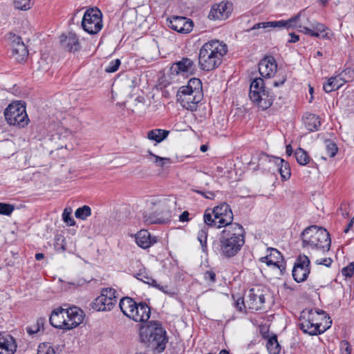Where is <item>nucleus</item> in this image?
Here are the masks:
<instances>
[{"mask_svg":"<svg viewBox=\"0 0 354 354\" xmlns=\"http://www.w3.org/2000/svg\"><path fill=\"white\" fill-rule=\"evenodd\" d=\"M170 159L168 158H162L158 156H155L153 162L156 163L158 166L163 167L166 163V162H169Z\"/></svg>","mask_w":354,"mask_h":354,"instance_id":"obj_58","label":"nucleus"},{"mask_svg":"<svg viewBox=\"0 0 354 354\" xmlns=\"http://www.w3.org/2000/svg\"><path fill=\"white\" fill-rule=\"evenodd\" d=\"M295 156L297 163L300 165H306L310 161V157L308 152L301 147L295 150Z\"/></svg>","mask_w":354,"mask_h":354,"instance_id":"obj_35","label":"nucleus"},{"mask_svg":"<svg viewBox=\"0 0 354 354\" xmlns=\"http://www.w3.org/2000/svg\"><path fill=\"white\" fill-rule=\"evenodd\" d=\"M151 283H152L151 286L155 287L156 288L158 289L162 292L169 295H174V292L172 291L171 289H170L167 285L162 286L160 283H158L155 279L154 281H151Z\"/></svg>","mask_w":354,"mask_h":354,"instance_id":"obj_47","label":"nucleus"},{"mask_svg":"<svg viewBox=\"0 0 354 354\" xmlns=\"http://www.w3.org/2000/svg\"><path fill=\"white\" fill-rule=\"evenodd\" d=\"M4 39L12 46V48L16 46L17 45L21 44V43H24L21 37L15 35L12 32H8L4 36Z\"/></svg>","mask_w":354,"mask_h":354,"instance_id":"obj_39","label":"nucleus"},{"mask_svg":"<svg viewBox=\"0 0 354 354\" xmlns=\"http://www.w3.org/2000/svg\"><path fill=\"white\" fill-rule=\"evenodd\" d=\"M168 26L180 33H189L194 27V22L191 19L185 17L173 15L167 19Z\"/></svg>","mask_w":354,"mask_h":354,"instance_id":"obj_16","label":"nucleus"},{"mask_svg":"<svg viewBox=\"0 0 354 354\" xmlns=\"http://www.w3.org/2000/svg\"><path fill=\"white\" fill-rule=\"evenodd\" d=\"M136 278L150 286H151L152 284V283H151V281H154L153 278L149 277L145 271L142 272V270H140L136 274Z\"/></svg>","mask_w":354,"mask_h":354,"instance_id":"obj_51","label":"nucleus"},{"mask_svg":"<svg viewBox=\"0 0 354 354\" xmlns=\"http://www.w3.org/2000/svg\"><path fill=\"white\" fill-rule=\"evenodd\" d=\"M204 279L211 283H215L216 281V273L212 270H207L204 273Z\"/></svg>","mask_w":354,"mask_h":354,"instance_id":"obj_55","label":"nucleus"},{"mask_svg":"<svg viewBox=\"0 0 354 354\" xmlns=\"http://www.w3.org/2000/svg\"><path fill=\"white\" fill-rule=\"evenodd\" d=\"M261 99H265L266 100L268 99L270 102V106H272V102H273V100H274V96L270 94V89L269 88H266L265 89V91L263 92H261Z\"/></svg>","mask_w":354,"mask_h":354,"instance_id":"obj_57","label":"nucleus"},{"mask_svg":"<svg viewBox=\"0 0 354 354\" xmlns=\"http://www.w3.org/2000/svg\"><path fill=\"white\" fill-rule=\"evenodd\" d=\"M212 209H207L203 215V220L205 225L203 226L198 232L197 239L201 243L203 252H207V240L208 236V228L209 227L218 228V222L215 218L214 213L212 212Z\"/></svg>","mask_w":354,"mask_h":354,"instance_id":"obj_14","label":"nucleus"},{"mask_svg":"<svg viewBox=\"0 0 354 354\" xmlns=\"http://www.w3.org/2000/svg\"><path fill=\"white\" fill-rule=\"evenodd\" d=\"M189 213L187 211H184L179 216L180 222H187L189 221Z\"/></svg>","mask_w":354,"mask_h":354,"instance_id":"obj_63","label":"nucleus"},{"mask_svg":"<svg viewBox=\"0 0 354 354\" xmlns=\"http://www.w3.org/2000/svg\"><path fill=\"white\" fill-rule=\"evenodd\" d=\"M119 307L121 312L127 317L129 319L136 317V319H138V315L133 313L135 310H136V312L138 310L137 302L133 298L129 297H122L120 300Z\"/></svg>","mask_w":354,"mask_h":354,"instance_id":"obj_23","label":"nucleus"},{"mask_svg":"<svg viewBox=\"0 0 354 354\" xmlns=\"http://www.w3.org/2000/svg\"><path fill=\"white\" fill-rule=\"evenodd\" d=\"M263 339H267L266 348L269 354H279L281 351V346L278 342L277 335L272 333L270 336L268 333L262 335Z\"/></svg>","mask_w":354,"mask_h":354,"instance_id":"obj_30","label":"nucleus"},{"mask_svg":"<svg viewBox=\"0 0 354 354\" xmlns=\"http://www.w3.org/2000/svg\"><path fill=\"white\" fill-rule=\"evenodd\" d=\"M64 313L68 318L66 330L76 328L84 319L83 311L76 306L66 308Z\"/></svg>","mask_w":354,"mask_h":354,"instance_id":"obj_22","label":"nucleus"},{"mask_svg":"<svg viewBox=\"0 0 354 354\" xmlns=\"http://www.w3.org/2000/svg\"><path fill=\"white\" fill-rule=\"evenodd\" d=\"M0 345V354H14L17 344L15 340L10 335H6L1 337Z\"/></svg>","mask_w":354,"mask_h":354,"instance_id":"obj_29","label":"nucleus"},{"mask_svg":"<svg viewBox=\"0 0 354 354\" xmlns=\"http://www.w3.org/2000/svg\"><path fill=\"white\" fill-rule=\"evenodd\" d=\"M203 98V93L197 94L187 87H180L176 93V100L181 106L192 112L196 111L198 104Z\"/></svg>","mask_w":354,"mask_h":354,"instance_id":"obj_10","label":"nucleus"},{"mask_svg":"<svg viewBox=\"0 0 354 354\" xmlns=\"http://www.w3.org/2000/svg\"><path fill=\"white\" fill-rule=\"evenodd\" d=\"M136 241L138 246L146 249L156 243V237H151L147 230H140L136 234Z\"/></svg>","mask_w":354,"mask_h":354,"instance_id":"obj_28","label":"nucleus"},{"mask_svg":"<svg viewBox=\"0 0 354 354\" xmlns=\"http://www.w3.org/2000/svg\"><path fill=\"white\" fill-rule=\"evenodd\" d=\"M50 67V63L48 61V57H41L37 64V71L41 73L47 72Z\"/></svg>","mask_w":354,"mask_h":354,"instance_id":"obj_40","label":"nucleus"},{"mask_svg":"<svg viewBox=\"0 0 354 354\" xmlns=\"http://www.w3.org/2000/svg\"><path fill=\"white\" fill-rule=\"evenodd\" d=\"M182 87H187L189 90H192L194 93L197 94L203 93L202 91V82L200 79L196 77H192L189 81L186 86Z\"/></svg>","mask_w":354,"mask_h":354,"instance_id":"obj_36","label":"nucleus"},{"mask_svg":"<svg viewBox=\"0 0 354 354\" xmlns=\"http://www.w3.org/2000/svg\"><path fill=\"white\" fill-rule=\"evenodd\" d=\"M232 5L228 3L221 2L214 5L208 15V18L212 20H225L232 13Z\"/></svg>","mask_w":354,"mask_h":354,"instance_id":"obj_20","label":"nucleus"},{"mask_svg":"<svg viewBox=\"0 0 354 354\" xmlns=\"http://www.w3.org/2000/svg\"><path fill=\"white\" fill-rule=\"evenodd\" d=\"M345 84V80H343L342 77L338 75L333 76L328 80L327 83L324 84L323 88L326 93H330L332 91L338 90Z\"/></svg>","mask_w":354,"mask_h":354,"instance_id":"obj_31","label":"nucleus"},{"mask_svg":"<svg viewBox=\"0 0 354 354\" xmlns=\"http://www.w3.org/2000/svg\"><path fill=\"white\" fill-rule=\"evenodd\" d=\"M194 192L198 193L201 195H202L205 198H208L210 200H213L215 197V194L213 192L207 191V192H203L198 189H192Z\"/></svg>","mask_w":354,"mask_h":354,"instance_id":"obj_56","label":"nucleus"},{"mask_svg":"<svg viewBox=\"0 0 354 354\" xmlns=\"http://www.w3.org/2000/svg\"><path fill=\"white\" fill-rule=\"evenodd\" d=\"M45 318L44 317H39L37 319L36 324H35V330H32V327L27 326L26 327V332L29 335H34L36 334L37 332H39L41 328H44V326L45 324Z\"/></svg>","mask_w":354,"mask_h":354,"instance_id":"obj_41","label":"nucleus"},{"mask_svg":"<svg viewBox=\"0 0 354 354\" xmlns=\"http://www.w3.org/2000/svg\"><path fill=\"white\" fill-rule=\"evenodd\" d=\"M172 207V203L169 200H165L160 203V209L149 216V222L158 224L167 223L171 217Z\"/></svg>","mask_w":354,"mask_h":354,"instance_id":"obj_17","label":"nucleus"},{"mask_svg":"<svg viewBox=\"0 0 354 354\" xmlns=\"http://www.w3.org/2000/svg\"><path fill=\"white\" fill-rule=\"evenodd\" d=\"M271 251L270 256H273L277 260L274 263V266L279 269L281 274H283L286 272V262L281 253L274 248H271Z\"/></svg>","mask_w":354,"mask_h":354,"instance_id":"obj_34","label":"nucleus"},{"mask_svg":"<svg viewBox=\"0 0 354 354\" xmlns=\"http://www.w3.org/2000/svg\"><path fill=\"white\" fill-rule=\"evenodd\" d=\"M308 35H310L311 37H322L323 39L328 38V33H324L323 35H321V33L318 32L315 29H311V32L309 33Z\"/></svg>","mask_w":354,"mask_h":354,"instance_id":"obj_60","label":"nucleus"},{"mask_svg":"<svg viewBox=\"0 0 354 354\" xmlns=\"http://www.w3.org/2000/svg\"><path fill=\"white\" fill-rule=\"evenodd\" d=\"M15 7L16 9L21 10H27L31 8V0H15Z\"/></svg>","mask_w":354,"mask_h":354,"instance_id":"obj_44","label":"nucleus"},{"mask_svg":"<svg viewBox=\"0 0 354 354\" xmlns=\"http://www.w3.org/2000/svg\"><path fill=\"white\" fill-rule=\"evenodd\" d=\"M288 24V23L286 20L260 22L255 24L252 28L248 29L246 31L248 32H252V35H259V32H257V30L268 28H286L288 29L290 28Z\"/></svg>","mask_w":354,"mask_h":354,"instance_id":"obj_25","label":"nucleus"},{"mask_svg":"<svg viewBox=\"0 0 354 354\" xmlns=\"http://www.w3.org/2000/svg\"><path fill=\"white\" fill-rule=\"evenodd\" d=\"M54 247L55 250L64 252L66 250V240L62 234H57L55 236Z\"/></svg>","mask_w":354,"mask_h":354,"instance_id":"obj_38","label":"nucleus"},{"mask_svg":"<svg viewBox=\"0 0 354 354\" xmlns=\"http://www.w3.org/2000/svg\"><path fill=\"white\" fill-rule=\"evenodd\" d=\"M266 88L262 77H255L250 83L249 97L261 110H266L270 107V102L268 99H261V92L265 91Z\"/></svg>","mask_w":354,"mask_h":354,"instance_id":"obj_11","label":"nucleus"},{"mask_svg":"<svg viewBox=\"0 0 354 354\" xmlns=\"http://www.w3.org/2000/svg\"><path fill=\"white\" fill-rule=\"evenodd\" d=\"M277 77L278 80L274 81L273 86L274 87H279L282 86L287 80V73L286 72L281 71L280 69L279 70V74L277 75Z\"/></svg>","mask_w":354,"mask_h":354,"instance_id":"obj_49","label":"nucleus"},{"mask_svg":"<svg viewBox=\"0 0 354 354\" xmlns=\"http://www.w3.org/2000/svg\"><path fill=\"white\" fill-rule=\"evenodd\" d=\"M28 55V50L24 43H21L12 48V55L19 63L26 61Z\"/></svg>","mask_w":354,"mask_h":354,"instance_id":"obj_32","label":"nucleus"},{"mask_svg":"<svg viewBox=\"0 0 354 354\" xmlns=\"http://www.w3.org/2000/svg\"><path fill=\"white\" fill-rule=\"evenodd\" d=\"M326 149L330 157L333 158L338 151V147L335 142L330 140H326Z\"/></svg>","mask_w":354,"mask_h":354,"instance_id":"obj_43","label":"nucleus"},{"mask_svg":"<svg viewBox=\"0 0 354 354\" xmlns=\"http://www.w3.org/2000/svg\"><path fill=\"white\" fill-rule=\"evenodd\" d=\"M37 354H56V352L48 343H41L38 346Z\"/></svg>","mask_w":354,"mask_h":354,"instance_id":"obj_42","label":"nucleus"},{"mask_svg":"<svg viewBox=\"0 0 354 354\" xmlns=\"http://www.w3.org/2000/svg\"><path fill=\"white\" fill-rule=\"evenodd\" d=\"M121 64V61L119 59L112 60L109 65L105 68L104 71L107 73H112L117 71Z\"/></svg>","mask_w":354,"mask_h":354,"instance_id":"obj_45","label":"nucleus"},{"mask_svg":"<svg viewBox=\"0 0 354 354\" xmlns=\"http://www.w3.org/2000/svg\"><path fill=\"white\" fill-rule=\"evenodd\" d=\"M331 324L332 320H329L328 326H322L313 309H305L301 313L298 326L303 333L313 336L324 333Z\"/></svg>","mask_w":354,"mask_h":354,"instance_id":"obj_5","label":"nucleus"},{"mask_svg":"<svg viewBox=\"0 0 354 354\" xmlns=\"http://www.w3.org/2000/svg\"><path fill=\"white\" fill-rule=\"evenodd\" d=\"M227 52L223 41L213 39L205 43L199 50L198 66L202 71H211L218 68Z\"/></svg>","mask_w":354,"mask_h":354,"instance_id":"obj_3","label":"nucleus"},{"mask_svg":"<svg viewBox=\"0 0 354 354\" xmlns=\"http://www.w3.org/2000/svg\"><path fill=\"white\" fill-rule=\"evenodd\" d=\"M313 29H315L318 32L321 33V35L324 34L326 26L320 23H317L313 26Z\"/></svg>","mask_w":354,"mask_h":354,"instance_id":"obj_61","label":"nucleus"},{"mask_svg":"<svg viewBox=\"0 0 354 354\" xmlns=\"http://www.w3.org/2000/svg\"><path fill=\"white\" fill-rule=\"evenodd\" d=\"M196 71V65L193 60L188 57H183L180 61L174 63L170 67V73L174 75L183 73H189L194 75Z\"/></svg>","mask_w":354,"mask_h":354,"instance_id":"obj_19","label":"nucleus"},{"mask_svg":"<svg viewBox=\"0 0 354 354\" xmlns=\"http://www.w3.org/2000/svg\"><path fill=\"white\" fill-rule=\"evenodd\" d=\"M15 209V207L12 205L0 203V214L9 216Z\"/></svg>","mask_w":354,"mask_h":354,"instance_id":"obj_48","label":"nucleus"},{"mask_svg":"<svg viewBox=\"0 0 354 354\" xmlns=\"http://www.w3.org/2000/svg\"><path fill=\"white\" fill-rule=\"evenodd\" d=\"M116 290L112 288H104L100 295L91 303L92 308L96 311H110L116 305Z\"/></svg>","mask_w":354,"mask_h":354,"instance_id":"obj_8","label":"nucleus"},{"mask_svg":"<svg viewBox=\"0 0 354 354\" xmlns=\"http://www.w3.org/2000/svg\"><path fill=\"white\" fill-rule=\"evenodd\" d=\"M302 247L310 246L324 253L330 250L331 240L329 232L324 227L315 225L306 227L299 236Z\"/></svg>","mask_w":354,"mask_h":354,"instance_id":"obj_4","label":"nucleus"},{"mask_svg":"<svg viewBox=\"0 0 354 354\" xmlns=\"http://www.w3.org/2000/svg\"><path fill=\"white\" fill-rule=\"evenodd\" d=\"M277 71V64L272 55L265 56L259 64V72L262 77L270 78Z\"/></svg>","mask_w":354,"mask_h":354,"instance_id":"obj_18","label":"nucleus"},{"mask_svg":"<svg viewBox=\"0 0 354 354\" xmlns=\"http://www.w3.org/2000/svg\"><path fill=\"white\" fill-rule=\"evenodd\" d=\"M340 350L341 354H351V346L349 342L346 340L342 341L340 345Z\"/></svg>","mask_w":354,"mask_h":354,"instance_id":"obj_53","label":"nucleus"},{"mask_svg":"<svg viewBox=\"0 0 354 354\" xmlns=\"http://www.w3.org/2000/svg\"><path fill=\"white\" fill-rule=\"evenodd\" d=\"M264 290L260 287L250 288L246 295L247 306L252 310H259L263 308L266 302Z\"/></svg>","mask_w":354,"mask_h":354,"instance_id":"obj_15","label":"nucleus"},{"mask_svg":"<svg viewBox=\"0 0 354 354\" xmlns=\"http://www.w3.org/2000/svg\"><path fill=\"white\" fill-rule=\"evenodd\" d=\"M245 234V229L241 224H232L220 232L218 240L212 243V249L224 258H232L244 245Z\"/></svg>","mask_w":354,"mask_h":354,"instance_id":"obj_1","label":"nucleus"},{"mask_svg":"<svg viewBox=\"0 0 354 354\" xmlns=\"http://www.w3.org/2000/svg\"><path fill=\"white\" fill-rule=\"evenodd\" d=\"M310 273V261L305 254H299L295 262L292 275L297 283L305 281Z\"/></svg>","mask_w":354,"mask_h":354,"instance_id":"obj_12","label":"nucleus"},{"mask_svg":"<svg viewBox=\"0 0 354 354\" xmlns=\"http://www.w3.org/2000/svg\"><path fill=\"white\" fill-rule=\"evenodd\" d=\"M169 131L161 129H155L149 131L147 133V138L154 140L158 143L161 142L167 138Z\"/></svg>","mask_w":354,"mask_h":354,"instance_id":"obj_33","label":"nucleus"},{"mask_svg":"<svg viewBox=\"0 0 354 354\" xmlns=\"http://www.w3.org/2000/svg\"><path fill=\"white\" fill-rule=\"evenodd\" d=\"M266 162H273L277 167L283 180H287L291 176L290 164L279 157L269 156L265 152H261L258 156L257 169H260Z\"/></svg>","mask_w":354,"mask_h":354,"instance_id":"obj_9","label":"nucleus"},{"mask_svg":"<svg viewBox=\"0 0 354 354\" xmlns=\"http://www.w3.org/2000/svg\"><path fill=\"white\" fill-rule=\"evenodd\" d=\"M60 46L66 51L75 53L81 48L77 35L73 32L63 33L60 36Z\"/></svg>","mask_w":354,"mask_h":354,"instance_id":"obj_21","label":"nucleus"},{"mask_svg":"<svg viewBox=\"0 0 354 354\" xmlns=\"http://www.w3.org/2000/svg\"><path fill=\"white\" fill-rule=\"evenodd\" d=\"M246 306L243 297H239L234 301V306L239 312L245 311Z\"/></svg>","mask_w":354,"mask_h":354,"instance_id":"obj_54","label":"nucleus"},{"mask_svg":"<svg viewBox=\"0 0 354 354\" xmlns=\"http://www.w3.org/2000/svg\"><path fill=\"white\" fill-rule=\"evenodd\" d=\"M261 261L263 263H266L268 266H274L275 261L270 259L269 256H266V257H261Z\"/></svg>","mask_w":354,"mask_h":354,"instance_id":"obj_64","label":"nucleus"},{"mask_svg":"<svg viewBox=\"0 0 354 354\" xmlns=\"http://www.w3.org/2000/svg\"><path fill=\"white\" fill-rule=\"evenodd\" d=\"M91 214V209L88 205H83L81 207H79L75 212V216L77 218L81 220H86L87 217L90 216Z\"/></svg>","mask_w":354,"mask_h":354,"instance_id":"obj_37","label":"nucleus"},{"mask_svg":"<svg viewBox=\"0 0 354 354\" xmlns=\"http://www.w3.org/2000/svg\"><path fill=\"white\" fill-rule=\"evenodd\" d=\"M65 308L59 307L54 309L49 318V322L52 326L59 329L66 330L67 320L64 318Z\"/></svg>","mask_w":354,"mask_h":354,"instance_id":"obj_24","label":"nucleus"},{"mask_svg":"<svg viewBox=\"0 0 354 354\" xmlns=\"http://www.w3.org/2000/svg\"><path fill=\"white\" fill-rule=\"evenodd\" d=\"M212 212L214 213L215 218L218 222V228L224 227L235 224L233 222L234 215L230 206L225 202H222L219 205L215 206Z\"/></svg>","mask_w":354,"mask_h":354,"instance_id":"obj_13","label":"nucleus"},{"mask_svg":"<svg viewBox=\"0 0 354 354\" xmlns=\"http://www.w3.org/2000/svg\"><path fill=\"white\" fill-rule=\"evenodd\" d=\"M300 17V15L298 14L292 17H291L290 19H289L288 20H286L287 22L288 23V26L289 28H293L295 26V23L296 21L299 19Z\"/></svg>","mask_w":354,"mask_h":354,"instance_id":"obj_62","label":"nucleus"},{"mask_svg":"<svg viewBox=\"0 0 354 354\" xmlns=\"http://www.w3.org/2000/svg\"><path fill=\"white\" fill-rule=\"evenodd\" d=\"M4 116L8 124L19 128L25 127L30 121L25 102L21 101L10 104L4 111Z\"/></svg>","mask_w":354,"mask_h":354,"instance_id":"obj_6","label":"nucleus"},{"mask_svg":"<svg viewBox=\"0 0 354 354\" xmlns=\"http://www.w3.org/2000/svg\"><path fill=\"white\" fill-rule=\"evenodd\" d=\"M62 218H63L64 222L68 226H73L75 224V220L71 216V212H68L67 209H65L64 210V212L62 214Z\"/></svg>","mask_w":354,"mask_h":354,"instance_id":"obj_50","label":"nucleus"},{"mask_svg":"<svg viewBox=\"0 0 354 354\" xmlns=\"http://www.w3.org/2000/svg\"><path fill=\"white\" fill-rule=\"evenodd\" d=\"M332 263H333V260L331 258H324V259H322L321 260L316 261L317 264L323 265L328 268L330 267Z\"/></svg>","mask_w":354,"mask_h":354,"instance_id":"obj_59","label":"nucleus"},{"mask_svg":"<svg viewBox=\"0 0 354 354\" xmlns=\"http://www.w3.org/2000/svg\"><path fill=\"white\" fill-rule=\"evenodd\" d=\"M339 75L342 77L343 80H345V83L354 80V68H346L344 69Z\"/></svg>","mask_w":354,"mask_h":354,"instance_id":"obj_46","label":"nucleus"},{"mask_svg":"<svg viewBox=\"0 0 354 354\" xmlns=\"http://www.w3.org/2000/svg\"><path fill=\"white\" fill-rule=\"evenodd\" d=\"M140 341L151 348L154 353H161L168 342L167 331L159 321H149L140 325Z\"/></svg>","mask_w":354,"mask_h":354,"instance_id":"obj_2","label":"nucleus"},{"mask_svg":"<svg viewBox=\"0 0 354 354\" xmlns=\"http://www.w3.org/2000/svg\"><path fill=\"white\" fill-rule=\"evenodd\" d=\"M305 127L310 132L319 131L322 125L319 116L306 112L302 117Z\"/></svg>","mask_w":354,"mask_h":354,"instance_id":"obj_26","label":"nucleus"},{"mask_svg":"<svg viewBox=\"0 0 354 354\" xmlns=\"http://www.w3.org/2000/svg\"><path fill=\"white\" fill-rule=\"evenodd\" d=\"M138 306V312L136 310L133 311L136 315H138V319H136V317L131 318V319L133 320L136 322H142L146 324L149 322V319L151 315V308L147 304L146 302L141 301L137 303Z\"/></svg>","mask_w":354,"mask_h":354,"instance_id":"obj_27","label":"nucleus"},{"mask_svg":"<svg viewBox=\"0 0 354 354\" xmlns=\"http://www.w3.org/2000/svg\"><path fill=\"white\" fill-rule=\"evenodd\" d=\"M84 31L91 35L99 32L102 28V14L97 8H90L86 10L82 20Z\"/></svg>","mask_w":354,"mask_h":354,"instance_id":"obj_7","label":"nucleus"},{"mask_svg":"<svg viewBox=\"0 0 354 354\" xmlns=\"http://www.w3.org/2000/svg\"><path fill=\"white\" fill-rule=\"evenodd\" d=\"M354 263H350L347 266L342 270V275L346 277H351L354 272Z\"/></svg>","mask_w":354,"mask_h":354,"instance_id":"obj_52","label":"nucleus"}]
</instances>
